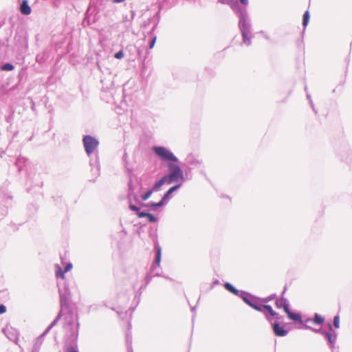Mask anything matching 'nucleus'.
I'll use <instances>...</instances> for the list:
<instances>
[{"label": "nucleus", "instance_id": "obj_1", "mask_svg": "<svg viewBox=\"0 0 352 352\" xmlns=\"http://www.w3.org/2000/svg\"><path fill=\"white\" fill-rule=\"evenodd\" d=\"M153 151L162 161L167 162L168 173L164 175L167 180V184H170L179 182L182 184L185 181L184 172L179 166L174 164L179 162V159L174 153L162 146H155Z\"/></svg>", "mask_w": 352, "mask_h": 352}, {"label": "nucleus", "instance_id": "obj_2", "mask_svg": "<svg viewBox=\"0 0 352 352\" xmlns=\"http://www.w3.org/2000/svg\"><path fill=\"white\" fill-rule=\"evenodd\" d=\"M228 3L232 11L238 16L239 28L242 36V42L247 46L252 44L253 38L251 21L249 18L247 7L249 1H220Z\"/></svg>", "mask_w": 352, "mask_h": 352}, {"label": "nucleus", "instance_id": "obj_3", "mask_svg": "<svg viewBox=\"0 0 352 352\" xmlns=\"http://www.w3.org/2000/svg\"><path fill=\"white\" fill-rule=\"evenodd\" d=\"M69 312V314L64 317L65 329L67 331L65 347L69 346H77L80 324L78 321L76 324L74 323V314L71 311Z\"/></svg>", "mask_w": 352, "mask_h": 352}, {"label": "nucleus", "instance_id": "obj_4", "mask_svg": "<svg viewBox=\"0 0 352 352\" xmlns=\"http://www.w3.org/2000/svg\"><path fill=\"white\" fill-rule=\"evenodd\" d=\"M58 293L60 296V309L56 317H59V320L63 317L69 314V311H71L72 314V310L69 306V301L71 299V292L69 289V286L66 283L63 284V286H60L59 283H58Z\"/></svg>", "mask_w": 352, "mask_h": 352}, {"label": "nucleus", "instance_id": "obj_5", "mask_svg": "<svg viewBox=\"0 0 352 352\" xmlns=\"http://www.w3.org/2000/svg\"><path fill=\"white\" fill-rule=\"evenodd\" d=\"M149 236L153 237V243H154V249L156 252L155 260L151 265L150 273H153V276H151L149 274H147L144 278L145 285H148L152 280L153 276H162L161 274L158 272H155V270L160 267V262L162 259V248L159 245L157 241V236L156 233L152 234L151 232H149Z\"/></svg>", "mask_w": 352, "mask_h": 352}, {"label": "nucleus", "instance_id": "obj_6", "mask_svg": "<svg viewBox=\"0 0 352 352\" xmlns=\"http://www.w3.org/2000/svg\"><path fill=\"white\" fill-rule=\"evenodd\" d=\"M223 287L229 292L240 297L250 307L252 308L254 305V303L250 300L252 298L256 300L254 295L243 290H239L233 285L228 282L224 283Z\"/></svg>", "mask_w": 352, "mask_h": 352}, {"label": "nucleus", "instance_id": "obj_7", "mask_svg": "<svg viewBox=\"0 0 352 352\" xmlns=\"http://www.w3.org/2000/svg\"><path fill=\"white\" fill-rule=\"evenodd\" d=\"M252 309L264 314L265 319L271 324L273 323V318H275L276 320V321H278L280 324L283 320V316L276 312L271 305H264L260 307L254 304Z\"/></svg>", "mask_w": 352, "mask_h": 352}, {"label": "nucleus", "instance_id": "obj_8", "mask_svg": "<svg viewBox=\"0 0 352 352\" xmlns=\"http://www.w3.org/2000/svg\"><path fill=\"white\" fill-rule=\"evenodd\" d=\"M82 143L85 152L89 156L94 153V150L96 149L99 145V141L90 135L83 136Z\"/></svg>", "mask_w": 352, "mask_h": 352}, {"label": "nucleus", "instance_id": "obj_9", "mask_svg": "<svg viewBox=\"0 0 352 352\" xmlns=\"http://www.w3.org/2000/svg\"><path fill=\"white\" fill-rule=\"evenodd\" d=\"M59 321V317L56 318L51 322V324L47 327L44 332L41 334L34 342L32 352H39V350L43 344L44 337L48 333V332L58 323Z\"/></svg>", "mask_w": 352, "mask_h": 352}, {"label": "nucleus", "instance_id": "obj_10", "mask_svg": "<svg viewBox=\"0 0 352 352\" xmlns=\"http://www.w3.org/2000/svg\"><path fill=\"white\" fill-rule=\"evenodd\" d=\"M329 331H324L322 336L327 340L328 345L331 349L332 352H333V349L335 347V344L337 340L338 334L336 331L333 329V327L331 323L328 324Z\"/></svg>", "mask_w": 352, "mask_h": 352}, {"label": "nucleus", "instance_id": "obj_11", "mask_svg": "<svg viewBox=\"0 0 352 352\" xmlns=\"http://www.w3.org/2000/svg\"><path fill=\"white\" fill-rule=\"evenodd\" d=\"M2 331L10 341L16 342L18 340L19 332L16 329L10 326H6L2 329Z\"/></svg>", "mask_w": 352, "mask_h": 352}, {"label": "nucleus", "instance_id": "obj_12", "mask_svg": "<svg viewBox=\"0 0 352 352\" xmlns=\"http://www.w3.org/2000/svg\"><path fill=\"white\" fill-rule=\"evenodd\" d=\"M273 332L276 336L283 337L287 335L288 331L284 327H280L278 321L272 323Z\"/></svg>", "mask_w": 352, "mask_h": 352}, {"label": "nucleus", "instance_id": "obj_13", "mask_svg": "<svg viewBox=\"0 0 352 352\" xmlns=\"http://www.w3.org/2000/svg\"><path fill=\"white\" fill-rule=\"evenodd\" d=\"M276 297V294H272L266 298H259V297L255 296V298H256V300L254 298V299L252 298L250 300L252 302H253V303H254L255 305H257L261 307V306H264V305H267V303L272 301V300L275 299Z\"/></svg>", "mask_w": 352, "mask_h": 352}, {"label": "nucleus", "instance_id": "obj_14", "mask_svg": "<svg viewBox=\"0 0 352 352\" xmlns=\"http://www.w3.org/2000/svg\"><path fill=\"white\" fill-rule=\"evenodd\" d=\"M89 165L91 166V171L93 175L96 177L100 175V167L97 155H96L95 157L90 159Z\"/></svg>", "mask_w": 352, "mask_h": 352}, {"label": "nucleus", "instance_id": "obj_15", "mask_svg": "<svg viewBox=\"0 0 352 352\" xmlns=\"http://www.w3.org/2000/svg\"><path fill=\"white\" fill-rule=\"evenodd\" d=\"M182 186V183L177 184L172 187H170L163 195L162 199L167 204L169 201V200L172 197V194L177 190L179 188H180Z\"/></svg>", "mask_w": 352, "mask_h": 352}, {"label": "nucleus", "instance_id": "obj_16", "mask_svg": "<svg viewBox=\"0 0 352 352\" xmlns=\"http://www.w3.org/2000/svg\"><path fill=\"white\" fill-rule=\"evenodd\" d=\"M275 305L278 309L283 308L285 312L287 311L290 309L289 302L284 296H280V298L276 299Z\"/></svg>", "mask_w": 352, "mask_h": 352}, {"label": "nucleus", "instance_id": "obj_17", "mask_svg": "<svg viewBox=\"0 0 352 352\" xmlns=\"http://www.w3.org/2000/svg\"><path fill=\"white\" fill-rule=\"evenodd\" d=\"M166 205L164 200L162 199L159 202L155 203L153 201H150L146 204H141V207L143 208H148L151 210L156 211L157 209L160 207Z\"/></svg>", "mask_w": 352, "mask_h": 352}, {"label": "nucleus", "instance_id": "obj_18", "mask_svg": "<svg viewBox=\"0 0 352 352\" xmlns=\"http://www.w3.org/2000/svg\"><path fill=\"white\" fill-rule=\"evenodd\" d=\"M287 315V317L289 318V320H293L296 322H298L300 323V324H302L303 325V321L302 320V316L300 313H296V312H293L290 310V309L285 312Z\"/></svg>", "mask_w": 352, "mask_h": 352}, {"label": "nucleus", "instance_id": "obj_19", "mask_svg": "<svg viewBox=\"0 0 352 352\" xmlns=\"http://www.w3.org/2000/svg\"><path fill=\"white\" fill-rule=\"evenodd\" d=\"M187 163L189 166L194 168H200L203 162L192 155H189L186 158Z\"/></svg>", "mask_w": 352, "mask_h": 352}, {"label": "nucleus", "instance_id": "obj_20", "mask_svg": "<svg viewBox=\"0 0 352 352\" xmlns=\"http://www.w3.org/2000/svg\"><path fill=\"white\" fill-rule=\"evenodd\" d=\"M129 208L131 211L135 212L137 216L139 218L147 217L149 213L145 211H141L140 207H138L133 204H130V205H129Z\"/></svg>", "mask_w": 352, "mask_h": 352}, {"label": "nucleus", "instance_id": "obj_21", "mask_svg": "<svg viewBox=\"0 0 352 352\" xmlns=\"http://www.w3.org/2000/svg\"><path fill=\"white\" fill-rule=\"evenodd\" d=\"M19 9L20 12L23 15H28L32 12V8L28 4V1H21Z\"/></svg>", "mask_w": 352, "mask_h": 352}, {"label": "nucleus", "instance_id": "obj_22", "mask_svg": "<svg viewBox=\"0 0 352 352\" xmlns=\"http://www.w3.org/2000/svg\"><path fill=\"white\" fill-rule=\"evenodd\" d=\"M157 22L154 24V25L153 26V28H151V31L149 32L148 34L151 35V38H150V40H149V43H148V50H151L153 48V47L155 46V42H156V40H157V36L155 35H153V32L157 27Z\"/></svg>", "mask_w": 352, "mask_h": 352}, {"label": "nucleus", "instance_id": "obj_23", "mask_svg": "<svg viewBox=\"0 0 352 352\" xmlns=\"http://www.w3.org/2000/svg\"><path fill=\"white\" fill-rule=\"evenodd\" d=\"M313 321L316 324L321 325L324 322V318L318 313L314 314L313 318H308L306 322Z\"/></svg>", "mask_w": 352, "mask_h": 352}, {"label": "nucleus", "instance_id": "obj_24", "mask_svg": "<svg viewBox=\"0 0 352 352\" xmlns=\"http://www.w3.org/2000/svg\"><path fill=\"white\" fill-rule=\"evenodd\" d=\"M165 182L167 183V180L165 178V177L163 176L160 180L155 182V183L154 184L153 186L151 188L153 192H157V191L160 190V189L161 188V187L164 185V184Z\"/></svg>", "mask_w": 352, "mask_h": 352}, {"label": "nucleus", "instance_id": "obj_25", "mask_svg": "<svg viewBox=\"0 0 352 352\" xmlns=\"http://www.w3.org/2000/svg\"><path fill=\"white\" fill-rule=\"evenodd\" d=\"M127 198L129 200V205H130V204H132V201H134L135 202L140 204V206H141V204H142V202L140 201L139 197L135 192H128Z\"/></svg>", "mask_w": 352, "mask_h": 352}, {"label": "nucleus", "instance_id": "obj_26", "mask_svg": "<svg viewBox=\"0 0 352 352\" xmlns=\"http://www.w3.org/2000/svg\"><path fill=\"white\" fill-rule=\"evenodd\" d=\"M129 8H131V10H130V15L125 14L124 16V21H127V22L132 21V20L133 19V18H134V16L135 15V12H136L134 10L133 5L132 3L130 4Z\"/></svg>", "mask_w": 352, "mask_h": 352}, {"label": "nucleus", "instance_id": "obj_27", "mask_svg": "<svg viewBox=\"0 0 352 352\" xmlns=\"http://www.w3.org/2000/svg\"><path fill=\"white\" fill-rule=\"evenodd\" d=\"M28 160L23 157H19L17 158L15 162L16 166L18 168L19 170L21 171L23 166H25V163Z\"/></svg>", "mask_w": 352, "mask_h": 352}, {"label": "nucleus", "instance_id": "obj_28", "mask_svg": "<svg viewBox=\"0 0 352 352\" xmlns=\"http://www.w3.org/2000/svg\"><path fill=\"white\" fill-rule=\"evenodd\" d=\"M310 19V14L308 10L305 11L303 16H302V25L304 29H305L306 26L308 25ZM305 30L302 32V34H304Z\"/></svg>", "mask_w": 352, "mask_h": 352}, {"label": "nucleus", "instance_id": "obj_29", "mask_svg": "<svg viewBox=\"0 0 352 352\" xmlns=\"http://www.w3.org/2000/svg\"><path fill=\"white\" fill-rule=\"evenodd\" d=\"M55 268H56V276L57 278H61L62 279H64L65 278V274L66 273L65 272V270L63 271L61 268V267L56 264L55 265Z\"/></svg>", "mask_w": 352, "mask_h": 352}, {"label": "nucleus", "instance_id": "obj_30", "mask_svg": "<svg viewBox=\"0 0 352 352\" xmlns=\"http://www.w3.org/2000/svg\"><path fill=\"white\" fill-rule=\"evenodd\" d=\"M14 69V65L10 63H6L3 64L1 67V69L2 71H12Z\"/></svg>", "mask_w": 352, "mask_h": 352}, {"label": "nucleus", "instance_id": "obj_31", "mask_svg": "<svg viewBox=\"0 0 352 352\" xmlns=\"http://www.w3.org/2000/svg\"><path fill=\"white\" fill-rule=\"evenodd\" d=\"M303 327L306 329H310L311 331H312L314 333H320L321 335L323 334L324 330H323L322 329L320 328V329H316V328H314V327H311L306 324H303Z\"/></svg>", "mask_w": 352, "mask_h": 352}, {"label": "nucleus", "instance_id": "obj_32", "mask_svg": "<svg viewBox=\"0 0 352 352\" xmlns=\"http://www.w3.org/2000/svg\"><path fill=\"white\" fill-rule=\"evenodd\" d=\"M333 324L335 328H340V316L339 315H336L333 317Z\"/></svg>", "mask_w": 352, "mask_h": 352}, {"label": "nucleus", "instance_id": "obj_33", "mask_svg": "<svg viewBox=\"0 0 352 352\" xmlns=\"http://www.w3.org/2000/svg\"><path fill=\"white\" fill-rule=\"evenodd\" d=\"M153 192V191L152 190V189H149L142 196V201H146L152 195V193Z\"/></svg>", "mask_w": 352, "mask_h": 352}, {"label": "nucleus", "instance_id": "obj_34", "mask_svg": "<svg viewBox=\"0 0 352 352\" xmlns=\"http://www.w3.org/2000/svg\"><path fill=\"white\" fill-rule=\"evenodd\" d=\"M147 218L150 223H155L157 221V218L151 213H148Z\"/></svg>", "mask_w": 352, "mask_h": 352}, {"label": "nucleus", "instance_id": "obj_35", "mask_svg": "<svg viewBox=\"0 0 352 352\" xmlns=\"http://www.w3.org/2000/svg\"><path fill=\"white\" fill-rule=\"evenodd\" d=\"M65 352H78V351L77 349V346H72L65 347Z\"/></svg>", "mask_w": 352, "mask_h": 352}, {"label": "nucleus", "instance_id": "obj_36", "mask_svg": "<svg viewBox=\"0 0 352 352\" xmlns=\"http://www.w3.org/2000/svg\"><path fill=\"white\" fill-rule=\"evenodd\" d=\"M124 56V52L122 50L116 52L114 55V57L117 59H121Z\"/></svg>", "mask_w": 352, "mask_h": 352}, {"label": "nucleus", "instance_id": "obj_37", "mask_svg": "<svg viewBox=\"0 0 352 352\" xmlns=\"http://www.w3.org/2000/svg\"><path fill=\"white\" fill-rule=\"evenodd\" d=\"M130 341L132 342V337L129 333L126 335V342L127 348H129V346H130Z\"/></svg>", "mask_w": 352, "mask_h": 352}, {"label": "nucleus", "instance_id": "obj_38", "mask_svg": "<svg viewBox=\"0 0 352 352\" xmlns=\"http://www.w3.org/2000/svg\"><path fill=\"white\" fill-rule=\"evenodd\" d=\"M133 47L137 51L138 56L141 58L142 57V52L140 47L136 48L135 46H133Z\"/></svg>", "mask_w": 352, "mask_h": 352}, {"label": "nucleus", "instance_id": "obj_39", "mask_svg": "<svg viewBox=\"0 0 352 352\" xmlns=\"http://www.w3.org/2000/svg\"><path fill=\"white\" fill-rule=\"evenodd\" d=\"M72 267H73L72 263H68L66 265V266L65 267V270H64L65 272H67L70 271L72 269Z\"/></svg>", "mask_w": 352, "mask_h": 352}, {"label": "nucleus", "instance_id": "obj_40", "mask_svg": "<svg viewBox=\"0 0 352 352\" xmlns=\"http://www.w3.org/2000/svg\"><path fill=\"white\" fill-rule=\"evenodd\" d=\"M134 192V186L132 184V182L131 180L129 181V191L128 192Z\"/></svg>", "mask_w": 352, "mask_h": 352}, {"label": "nucleus", "instance_id": "obj_41", "mask_svg": "<svg viewBox=\"0 0 352 352\" xmlns=\"http://www.w3.org/2000/svg\"><path fill=\"white\" fill-rule=\"evenodd\" d=\"M8 212V209L6 208H0V213L1 214V216H4L7 214Z\"/></svg>", "mask_w": 352, "mask_h": 352}, {"label": "nucleus", "instance_id": "obj_42", "mask_svg": "<svg viewBox=\"0 0 352 352\" xmlns=\"http://www.w3.org/2000/svg\"><path fill=\"white\" fill-rule=\"evenodd\" d=\"M6 311V307L4 305H0V314H4Z\"/></svg>", "mask_w": 352, "mask_h": 352}, {"label": "nucleus", "instance_id": "obj_43", "mask_svg": "<svg viewBox=\"0 0 352 352\" xmlns=\"http://www.w3.org/2000/svg\"><path fill=\"white\" fill-rule=\"evenodd\" d=\"M162 5L161 3H160V4H159V6H158L159 11H158V12H157V13H156V14H155V15L154 16V19H155V21H156L157 19L158 20V19H159V12H160V10L162 9Z\"/></svg>", "mask_w": 352, "mask_h": 352}, {"label": "nucleus", "instance_id": "obj_44", "mask_svg": "<svg viewBox=\"0 0 352 352\" xmlns=\"http://www.w3.org/2000/svg\"><path fill=\"white\" fill-rule=\"evenodd\" d=\"M146 286L147 285H145L144 286L142 285V286L140 287V292L139 296L138 297V303L139 302V301L140 300V296H141V294H142V290L144 289Z\"/></svg>", "mask_w": 352, "mask_h": 352}, {"label": "nucleus", "instance_id": "obj_45", "mask_svg": "<svg viewBox=\"0 0 352 352\" xmlns=\"http://www.w3.org/2000/svg\"><path fill=\"white\" fill-rule=\"evenodd\" d=\"M127 159H128V155H127V153L125 151L122 156V160L124 162L126 165L127 164Z\"/></svg>", "mask_w": 352, "mask_h": 352}, {"label": "nucleus", "instance_id": "obj_46", "mask_svg": "<svg viewBox=\"0 0 352 352\" xmlns=\"http://www.w3.org/2000/svg\"><path fill=\"white\" fill-rule=\"evenodd\" d=\"M310 105H311V107L312 109L314 110V111L315 114H317V113H318V111H317V110L316 109V108H315V107H314V103H313L312 100H310Z\"/></svg>", "mask_w": 352, "mask_h": 352}, {"label": "nucleus", "instance_id": "obj_47", "mask_svg": "<svg viewBox=\"0 0 352 352\" xmlns=\"http://www.w3.org/2000/svg\"><path fill=\"white\" fill-rule=\"evenodd\" d=\"M128 352H133L132 346H131V342L130 341V346H129V348H127Z\"/></svg>", "mask_w": 352, "mask_h": 352}, {"label": "nucleus", "instance_id": "obj_48", "mask_svg": "<svg viewBox=\"0 0 352 352\" xmlns=\"http://www.w3.org/2000/svg\"><path fill=\"white\" fill-rule=\"evenodd\" d=\"M91 3H93V4H94L95 1H89V8H88V10H87V12H89V10H90V7L91 6Z\"/></svg>", "mask_w": 352, "mask_h": 352}, {"label": "nucleus", "instance_id": "obj_49", "mask_svg": "<svg viewBox=\"0 0 352 352\" xmlns=\"http://www.w3.org/2000/svg\"><path fill=\"white\" fill-rule=\"evenodd\" d=\"M286 289H287V288H286V287H285L284 290L283 291V292H282V294H281V296H284V294H285V292H286Z\"/></svg>", "mask_w": 352, "mask_h": 352}, {"label": "nucleus", "instance_id": "obj_50", "mask_svg": "<svg viewBox=\"0 0 352 352\" xmlns=\"http://www.w3.org/2000/svg\"><path fill=\"white\" fill-rule=\"evenodd\" d=\"M307 99L310 101V100H311V96L309 94H307Z\"/></svg>", "mask_w": 352, "mask_h": 352}, {"label": "nucleus", "instance_id": "obj_51", "mask_svg": "<svg viewBox=\"0 0 352 352\" xmlns=\"http://www.w3.org/2000/svg\"><path fill=\"white\" fill-rule=\"evenodd\" d=\"M341 157L344 160H347V157H344V155H341Z\"/></svg>", "mask_w": 352, "mask_h": 352}, {"label": "nucleus", "instance_id": "obj_52", "mask_svg": "<svg viewBox=\"0 0 352 352\" xmlns=\"http://www.w3.org/2000/svg\"><path fill=\"white\" fill-rule=\"evenodd\" d=\"M213 284H214V285L219 284V280H216L215 281H214Z\"/></svg>", "mask_w": 352, "mask_h": 352}, {"label": "nucleus", "instance_id": "obj_53", "mask_svg": "<svg viewBox=\"0 0 352 352\" xmlns=\"http://www.w3.org/2000/svg\"><path fill=\"white\" fill-rule=\"evenodd\" d=\"M195 309H196V306H195V307H191V310H192V311H195Z\"/></svg>", "mask_w": 352, "mask_h": 352}, {"label": "nucleus", "instance_id": "obj_54", "mask_svg": "<svg viewBox=\"0 0 352 352\" xmlns=\"http://www.w3.org/2000/svg\"><path fill=\"white\" fill-rule=\"evenodd\" d=\"M94 308L95 309V305H91V306H90V307H89V309H94Z\"/></svg>", "mask_w": 352, "mask_h": 352}, {"label": "nucleus", "instance_id": "obj_55", "mask_svg": "<svg viewBox=\"0 0 352 352\" xmlns=\"http://www.w3.org/2000/svg\"><path fill=\"white\" fill-rule=\"evenodd\" d=\"M265 36V38L266 39H269V37H268V36H267V35L265 34V36Z\"/></svg>", "mask_w": 352, "mask_h": 352}, {"label": "nucleus", "instance_id": "obj_56", "mask_svg": "<svg viewBox=\"0 0 352 352\" xmlns=\"http://www.w3.org/2000/svg\"><path fill=\"white\" fill-rule=\"evenodd\" d=\"M302 39H301L300 41H298V44L299 45V43H302Z\"/></svg>", "mask_w": 352, "mask_h": 352}, {"label": "nucleus", "instance_id": "obj_57", "mask_svg": "<svg viewBox=\"0 0 352 352\" xmlns=\"http://www.w3.org/2000/svg\"><path fill=\"white\" fill-rule=\"evenodd\" d=\"M38 57H39V56H36V60H37V61H38V60H41V58H38Z\"/></svg>", "mask_w": 352, "mask_h": 352}, {"label": "nucleus", "instance_id": "obj_58", "mask_svg": "<svg viewBox=\"0 0 352 352\" xmlns=\"http://www.w3.org/2000/svg\"><path fill=\"white\" fill-rule=\"evenodd\" d=\"M38 57H39V56H36V60H37V61H38V60H41V58H38Z\"/></svg>", "mask_w": 352, "mask_h": 352}, {"label": "nucleus", "instance_id": "obj_59", "mask_svg": "<svg viewBox=\"0 0 352 352\" xmlns=\"http://www.w3.org/2000/svg\"><path fill=\"white\" fill-rule=\"evenodd\" d=\"M135 309V307H134L131 308V311H132V312H133V311H134Z\"/></svg>", "mask_w": 352, "mask_h": 352}, {"label": "nucleus", "instance_id": "obj_60", "mask_svg": "<svg viewBox=\"0 0 352 352\" xmlns=\"http://www.w3.org/2000/svg\"><path fill=\"white\" fill-rule=\"evenodd\" d=\"M146 59V56H144L143 57V60H144Z\"/></svg>", "mask_w": 352, "mask_h": 352}]
</instances>
